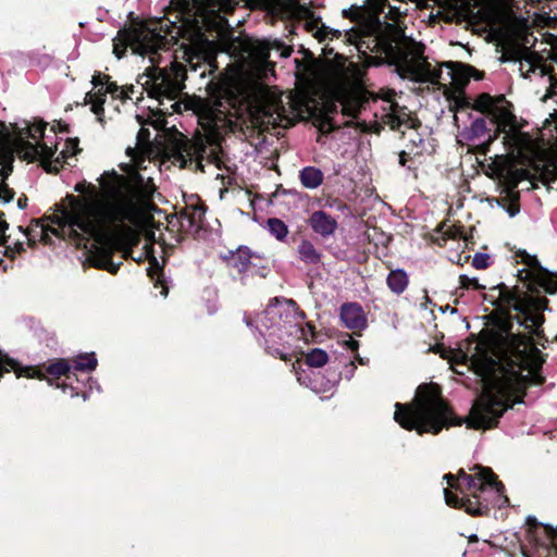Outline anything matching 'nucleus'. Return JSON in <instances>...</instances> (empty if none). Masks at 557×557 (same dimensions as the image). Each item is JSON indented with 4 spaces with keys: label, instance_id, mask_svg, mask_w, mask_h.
Listing matches in <instances>:
<instances>
[{
    "label": "nucleus",
    "instance_id": "nucleus-2",
    "mask_svg": "<svg viewBox=\"0 0 557 557\" xmlns=\"http://www.w3.org/2000/svg\"><path fill=\"white\" fill-rule=\"evenodd\" d=\"M508 368L500 375L496 374L497 363L485 352L482 360L473 363L482 376L484 387L476 398L469 416L462 421L454 416L435 385H420L411 405H395L394 419L406 430L419 434H437L444 428L460 425L486 430L494 428L503 413L511 407V397L519 384H541V368L544 358L530 335H511Z\"/></svg>",
    "mask_w": 557,
    "mask_h": 557
},
{
    "label": "nucleus",
    "instance_id": "nucleus-27",
    "mask_svg": "<svg viewBox=\"0 0 557 557\" xmlns=\"http://www.w3.org/2000/svg\"><path fill=\"white\" fill-rule=\"evenodd\" d=\"M299 180L304 187L315 189L322 185L324 175L322 171L315 166H306L300 171Z\"/></svg>",
    "mask_w": 557,
    "mask_h": 557
},
{
    "label": "nucleus",
    "instance_id": "nucleus-28",
    "mask_svg": "<svg viewBox=\"0 0 557 557\" xmlns=\"http://www.w3.org/2000/svg\"><path fill=\"white\" fill-rule=\"evenodd\" d=\"M386 283L393 293L399 295L407 288L409 280L407 273L404 270L397 269L388 274Z\"/></svg>",
    "mask_w": 557,
    "mask_h": 557
},
{
    "label": "nucleus",
    "instance_id": "nucleus-44",
    "mask_svg": "<svg viewBox=\"0 0 557 557\" xmlns=\"http://www.w3.org/2000/svg\"><path fill=\"white\" fill-rule=\"evenodd\" d=\"M160 283V287H161V290H160V294L163 296V297H166L168 296V287L162 284L161 282Z\"/></svg>",
    "mask_w": 557,
    "mask_h": 557
},
{
    "label": "nucleus",
    "instance_id": "nucleus-45",
    "mask_svg": "<svg viewBox=\"0 0 557 557\" xmlns=\"http://www.w3.org/2000/svg\"><path fill=\"white\" fill-rule=\"evenodd\" d=\"M399 164L400 165H405L406 164V152L403 151L400 154H399Z\"/></svg>",
    "mask_w": 557,
    "mask_h": 557
},
{
    "label": "nucleus",
    "instance_id": "nucleus-24",
    "mask_svg": "<svg viewBox=\"0 0 557 557\" xmlns=\"http://www.w3.org/2000/svg\"><path fill=\"white\" fill-rule=\"evenodd\" d=\"M47 373L55 377L64 375L65 381L62 384L57 383L55 386L62 388L64 393H66V389L69 388L71 391V397L77 396L79 394V387L72 385L76 373L72 371V367L67 360L59 359L55 362H52L47 367Z\"/></svg>",
    "mask_w": 557,
    "mask_h": 557
},
{
    "label": "nucleus",
    "instance_id": "nucleus-17",
    "mask_svg": "<svg viewBox=\"0 0 557 557\" xmlns=\"http://www.w3.org/2000/svg\"><path fill=\"white\" fill-rule=\"evenodd\" d=\"M187 9L194 10L196 14L203 18L207 24L208 18L212 16L216 24L222 27L225 18L221 13H231L238 4L239 0H182Z\"/></svg>",
    "mask_w": 557,
    "mask_h": 557
},
{
    "label": "nucleus",
    "instance_id": "nucleus-1",
    "mask_svg": "<svg viewBox=\"0 0 557 557\" xmlns=\"http://www.w3.org/2000/svg\"><path fill=\"white\" fill-rule=\"evenodd\" d=\"M140 170L141 162H136L135 169L125 175L104 172L99 178V188L85 182L77 183L74 189L81 195H67L60 205L57 227L39 222L25 231L20 227L28 246L38 240L47 244L50 234L60 236L65 228L81 232L94 239L88 258L91 265L115 274L121 262H113L112 255L119 251L124 259L131 255L137 237L128 224L139 220L156 191L152 178Z\"/></svg>",
    "mask_w": 557,
    "mask_h": 557
},
{
    "label": "nucleus",
    "instance_id": "nucleus-34",
    "mask_svg": "<svg viewBox=\"0 0 557 557\" xmlns=\"http://www.w3.org/2000/svg\"><path fill=\"white\" fill-rule=\"evenodd\" d=\"M472 265L479 270L486 269L490 265V256L486 253H475Z\"/></svg>",
    "mask_w": 557,
    "mask_h": 557
},
{
    "label": "nucleus",
    "instance_id": "nucleus-12",
    "mask_svg": "<svg viewBox=\"0 0 557 557\" xmlns=\"http://www.w3.org/2000/svg\"><path fill=\"white\" fill-rule=\"evenodd\" d=\"M243 49L250 60L251 67L261 77H267L269 72H273L274 64L269 60L271 51H275L280 58H288L293 52L290 46H286L277 39L260 40L249 38L243 42Z\"/></svg>",
    "mask_w": 557,
    "mask_h": 557
},
{
    "label": "nucleus",
    "instance_id": "nucleus-9",
    "mask_svg": "<svg viewBox=\"0 0 557 557\" xmlns=\"http://www.w3.org/2000/svg\"><path fill=\"white\" fill-rule=\"evenodd\" d=\"M92 89L85 95L84 103L90 106V111L96 115L97 121L104 124V108L107 97L112 100L125 101L131 99L134 92V86L120 87L116 83L110 81V76L96 72L91 78Z\"/></svg>",
    "mask_w": 557,
    "mask_h": 557
},
{
    "label": "nucleus",
    "instance_id": "nucleus-30",
    "mask_svg": "<svg viewBox=\"0 0 557 557\" xmlns=\"http://www.w3.org/2000/svg\"><path fill=\"white\" fill-rule=\"evenodd\" d=\"M269 232L278 240L286 238L288 234L287 225L280 219L271 218L267 222Z\"/></svg>",
    "mask_w": 557,
    "mask_h": 557
},
{
    "label": "nucleus",
    "instance_id": "nucleus-21",
    "mask_svg": "<svg viewBox=\"0 0 557 557\" xmlns=\"http://www.w3.org/2000/svg\"><path fill=\"white\" fill-rule=\"evenodd\" d=\"M519 262L525 264L530 269L529 275H535L539 278V283L547 293H557V273H548L544 271L536 257L527 253L525 251L519 252Z\"/></svg>",
    "mask_w": 557,
    "mask_h": 557
},
{
    "label": "nucleus",
    "instance_id": "nucleus-5",
    "mask_svg": "<svg viewBox=\"0 0 557 557\" xmlns=\"http://www.w3.org/2000/svg\"><path fill=\"white\" fill-rule=\"evenodd\" d=\"M245 321L264 338V349L282 360L293 356L297 342L308 343L314 335L313 326L305 321L304 312L292 299H274L253 322L250 318Z\"/></svg>",
    "mask_w": 557,
    "mask_h": 557
},
{
    "label": "nucleus",
    "instance_id": "nucleus-26",
    "mask_svg": "<svg viewBox=\"0 0 557 557\" xmlns=\"http://www.w3.org/2000/svg\"><path fill=\"white\" fill-rule=\"evenodd\" d=\"M297 253L299 259L306 264L317 265L321 263L322 253L309 239H302L299 243Z\"/></svg>",
    "mask_w": 557,
    "mask_h": 557
},
{
    "label": "nucleus",
    "instance_id": "nucleus-3",
    "mask_svg": "<svg viewBox=\"0 0 557 557\" xmlns=\"http://www.w3.org/2000/svg\"><path fill=\"white\" fill-rule=\"evenodd\" d=\"M304 28L319 42L333 39L355 46L359 61L351 63L354 83L366 85V69L384 63L394 64L399 74L419 83L438 84L442 69L433 65L423 57L422 46L406 37L404 32L392 25H383L377 17L371 18L363 28L339 30L326 26L312 11L300 5L299 10Z\"/></svg>",
    "mask_w": 557,
    "mask_h": 557
},
{
    "label": "nucleus",
    "instance_id": "nucleus-39",
    "mask_svg": "<svg viewBox=\"0 0 557 557\" xmlns=\"http://www.w3.org/2000/svg\"><path fill=\"white\" fill-rule=\"evenodd\" d=\"M7 228H8L7 222L0 218V245L4 242Z\"/></svg>",
    "mask_w": 557,
    "mask_h": 557
},
{
    "label": "nucleus",
    "instance_id": "nucleus-11",
    "mask_svg": "<svg viewBox=\"0 0 557 557\" xmlns=\"http://www.w3.org/2000/svg\"><path fill=\"white\" fill-rule=\"evenodd\" d=\"M480 111L492 117L498 133L506 134L505 139L513 145L518 144L520 133L517 126L516 116L511 112L510 103L504 98L482 95L476 102Z\"/></svg>",
    "mask_w": 557,
    "mask_h": 557
},
{
    "label": "nucleus",
    "instance_id": "nucleus-13",
    "mask_svg": "<svg viewBox=\"0 0 557 557\" xmlns=\"http://www.w3.org/2000/svg\"><path fill=\"white\" fill-rule=\"evenodd\" d=\"M386 97L383 98L384 102V114L382 115V120L385 124L389 125L392 129L399 131L403 136H408L409 140L413 145H418L422 143V138L418 134L416 126L417 123L409 116V113L405 107H400L397 102H395L394 91H386Z\"/></svg>",
    "mask_w": 557,
    "mask_h": 557
},
{
    "label": "nucleus",
    "instance_id": "nucleus-6",
    "mask_svg": "<svg viewBox=\"0 0 557 557\" xmlns=\"http://www.w3.org/2000/svg\"><path fill=\"white\" fill-rule=\"evenodd\" d=\"M473 473L460 470L458 475H444L448 486L444 490L448 506L463 508L472 516H482L490 506L503 507L508 503L505 487L491 468L474 466Z\"/></svg>",
    "mask_w": 557,
    "mask_h": 557
},
{
    "label": "nucleus",
    "instance_id": "nucleus-40",
    "mask_svg": "<svg viewBox=\"0 0 557 557\" xmlns=\"http://www.w3.org/2000/svg\"><path fill=\"white\" fill-rule=\"evenodd\" d=\"M345 343H346L347 347L352 351H356L359 347L358 341H356L351 337H348V339Z\"/></svg>",
    "mask_w": 557,
    "mask_h": 557
},
{
    "label": "nucleus",
    "instance_id": "nucleus-31",
    "mask_svg": "<svg viewBox=\"0 0 557 557\" xmlns=\"http://www.w3.org/2000/svg\"><path fill=\"white\" fill-rule=\"evenodd\" d=\"M205 209L201 206L187 208L183 213V219H186L190 226L199 227L205 218Z\"/></svg>",
    "mask_w": 557,
    "mask_h": 557
},
{
    "label": "nucleus",
    "instance_id": "nucleus-14",
    "mask_svg": "<svg viewBox=\"0 0 557 557\" xmlns=\"http://www.w3.org/2000/svg\"><path fill=\"white\" fill-rule=\"evenodd\" d=\"M329 360L327 354L319 348L312 349L306 356V366L307 369H301V364H294L293 369L295 371L297 381L314 393H324L332 389L335 385V380H327L325 383L320 382V377L314 373L312 368H321L326 364Z\"/></svg>",
    "mask_w": 557,
    "mask_h": 557
},
{
    "label": "nucleus",
    "instance_id": "nucleus-4",
    "mask_svg": "<svg viewBox=\"0 0 557 557\" xmlns=\"http://www.w3.org/2000/svg\"><path fill=\"white\" fill-rule=\"evenodd\" d=\"M171 33L165 21L120 30L113 40V53L121 59L129 47L134 53L148 55L150 65L138 76L137 83L159 104L163 106L165 100L173 101L171 109L180 112L182 104L176 99L184 88L186 70L177 61H172L173 55L164 50L169 44L166 35Z\"/></svg>",
    "mask_w": 557,
    "mask_h": 557
},
{
    "label": "nucleus",
    "instance_id": "nucleus-19",
    "mask_svg": "<svg viewBox=\"0 0 557 557\" xmlns=\"http://www.w3.org/2000/svg\"><path fill=\"white\" fill-rule=\"evenodd\" d=\"M258 119L262 124L286 126L285 109L280 95L270 90L263 92L258 107Z\"/></svg>",
    "mask_w": 557,
    "mask_h": 557
},
{
    "label": "nucleus",
    "instance_id": "nucleus-8",
    "mask_svg": "<svg viewBox=\"0 0 557 557\" xmlns=\"http://www.w3.org/2000/svg\"><path fill=\"white\" fill-rule=\"evenodd\" d=\"M494 292H497V306L510 313L516 312L517 322L523 325L529 333L540 337L541 326L544 322L543 311L546 309L545 298H534L525 295L518 288H509L505 284L496 286Z\"/></svg>",
    "mask_w": 557,
    "mask_h": 557
},
{
    "label": "nucleus",
    "instance_id": "nucleus-29",
    "mask_svg": "<svg viewBox=\"0 0 557 557\" xmlns=\"http://www.w3.org/2000/svg\"><path fill=\"white\" fill-rule=\"evenodd\" d=\"M72 371L75 373L76 371L90 372L94 371L97 367V359L95 354H85L77 356L74 361Z\"/></svg>",
    "mask_w": 557,
    "mask_h": 557
},
{
    "label": "nucleus",
    "instance_id": "nucleus-43",
    "mask_svg": "<svg viewBox=\"0 0 557 557\" xmlns=\"http://www.w3.org/2000/svg\"><path fill=\"white\" fill-rule=\"evenodd\" d=\"M27 205V199L25 197H20L18 200H17V206L21 208V209H24Z\"/></svg>",
    "mask_w": 557,
    "mask_h": 557
},
{
    "label": "nucleus",
    "instance_id": "nucleus-33",
    "mask_svg": "<svg viewBox=\"0 0 557 557\" xmlns=\"http://www.w3.org/2000/svg\"><path fill=\"white\" fill-rule=\"evenodd\" d=\"M460 286L463 288H473V289H484L485 287L479 283V281L474 277H469L467 275H460L459 277Z\"/></svg>",
    "mask_w": 557,
    "mask_h": 557
},
{
    "label": "nucleus",
    "instance_id": "nucleus-22",
    "mask_svg": "<svg viewBox=\"0 0 557 557\" xmlns=\"http://www.w3.org/2000/svg\"><path fill=\"white\" fill-rule=\"evenodd\" d=\"M339 317L344 325L352 331H362L367 327V317L362 307L357 302L342 305Z\"/></svg>",
    "mask_w": 557,
    "mask_h": 557
},
{
    "label": "nucleus",
    "instance_id": "nucleus-38",
    "mask_svg": "<svg viewBox=\"0 0 557 557\" xmlns=\"http://www.w3.org/2000/svg\"><path fill=\"white\" fill-rule=\"evenodd\" d=\"M401 11L397 8L389 7L388 15L391 20L397 22L398 18L401 16Z\"/></svg>",
    "mask_w": 557,
    "mask_h": 557
},
{
    "label": "nucleus",
    "instance_id": "nucleus-42",
    "mask_svg": "<svg viewBox=\"0 0 557 557\" xmlns=\"http://www.w3.org/2000/svg\"><path fill=\"white\" fill-rule=\"evenodd\" d=\"M356 369V366L354 364V362H350V364L348 366V370H347V379H350L352 375H354V371Z\"/></svg>",
    "mask_w": 557,
    "mask_h": 557
},
{
    "label": "nucleus",
    "instance_id": "nucleus-37",
    "mask_svg": "<svg viewBox=\"0 0 557 557\" xmlns=\"http://www.w3.org/2000/svg\"><path fill=\"white\" fill-rule=\"evenodd\" d=\"M527 53V57H525V61L529 63L530 65V70L534 71L535 69V60L537 59V55L533 52H525Z\"/></svg>",
    "mask_w": 557,
    "mask_h": 557
},
{
    "label": "nucleus",
    "instance_id": "nucleus-36",
    "mask_svg": "<svg viewBox=\"0 0 557 557\" xmlns=\"http://www.w3.org/2000/svg\"><path fill=\"white\" fill-rule=\"evenodd\" d=\"M25 248H24V242L22 240H17L15 244H14V247L11 248V247H8L7 248V252H10V257L13 258L15 253H20L22 251H24Z\"/></svg>",
    "mask_w": 557,
    "mask_h": 557
},
{
    "label": "nucleus",
    "instance_id": "nucleus-10",
    "mask_svg": "<svg viewBox=\"0 0 557 557\" xmlns=\"http://www.w3.org/2000/svg\"><path fill=\"white\" fill-rule=\"evenodd\" d=\"M480 111L492 117L498 133L506 134L505 139L513 145L518 144L520 133L517 126L516 116L511 112L510 103L504 98L482 95L476 102Z\"/></svg>",
    "mask_w": 557,
    "mask_h": 557
},
{
    "label": "nucleus",
    "instance_id": "nucleus-18",
    "mask_svg": "<svg viewBox=\"0 0 557 557\" xmlns=\"http://www.w3.org/2000/svg\"><path fill=\"white\" fill-rule=\"evenodd\" d=\"M214 47L213 40L208 39L203 33L197 30L189 42L185 45L183 58L191 70L196 71L200 62L210 65L214 54Z\"/></svg>",
    "mask_w": 557,
    "mask_h": 557
},
{
    "label": "nucleus",
    "instance_id": "nucleus-16",
    "mask_svg": "<svg viewBox=\"0 0 557 557\" xmlns=\"http://www.w3.org/2000/svg\"><path fill=\"white\" fill-rule=\"evenodd\" d=\"M194 111L201 125L210 131L225 126L228 121L227 108L221 100L197 99L194 103Z\"/></svg>",
    "mask_w": 557,
    "mask_h": 557
},
{
    "label": "nucleus",
    "instance_id": "nucleus-35",
    "mask_svg": "<svg viewBox=\"0 0 557 557\" xmlns=\"http://www.w3.org/2000/svg\"><path fill=\"white\" fill-rule=\"evenodd\" d=\"M361 10L359 8H350L349 10H343V15L350 20H358L360 17Z\"/></svg>",
    "mask_w": 557,
    "mask_h": 557
},
{
    "label": "nucleus",
    "instance_id": "nucleus-20",
    "mask_svg": "<svg viewBox=\"0 0 557 557\" xmlns=\"http://www.w3.org/2000/svg\"><path fill=\"white\" fill-rule=\"evenodd\" d=\"M262 258L251 252L246 247H239L235 252L232 253L231 264L239 273L259 274L264 276L262 265Z\"/></svg>",
    "mask_w": 557,
    "mask_h": 557
},
{
    "label": "nucleus",
    "instance_id": "nucleus-46",
    "mask_svg": "<svg viewBox=\"0 0 557 557\" xmlns=\"http://www.w3.org/2000/svg\"><path fill=\"white\" fill-rule=\"evenodd\" d=\"M356 359L358 360V362H359L360 364H364V363H366V362H364V359H363L362 357H360V356H356Z\"/></svg>",
    "mask_w": 557,
    "mask_h": 557
},
{
    "label": "nucleus",
    "instance_id": "nucleus-32",
    "mask_svg": "<svg viewBox=\"0 0 557 557\" xmlns=\"http://www.w3.org/2000/svg\"><path fill=\"white\" fill-rule=\"evenodd\" d=\"M486 133V124L484 119H475L472 123L470 128L465 134L466 138L469 140H473L475 138H479L483 136Z\"/></svg>",
    "mask_w": 557,
    "mask_h": 557
},
{
    "label": "nucleus",
    "instance_id": "nucleus-47",
    "mask_svg": "<svg viewBox=\"0 0 557 557\" xmlns=\"http://www.w3.org/2000/svg\"><path fill=\"white\" fill-rule=\"evenodd\" d=\"M290 4H295V5H300L299 4V1L300 0H287Z\"/></svg>",
    "mask_w": 557,
    "mask_h": 557
},
{
    "label": "nucleus",
    "instance_id": "nucleus-23",
    "mask_svg": "<svg viewBox=\"0 0 557 557\" xmlns=\"http://www.w3.org/2000/svg\"><path fill=\"white\" fill-rule=\"evenodd\" d=\"M308 224L315 234L324 238L333 236L338 227L337 220L323 210L312 212Z\"/></svg>",
    "mask_w": 557,
    "mask_h": 557
},
{
    "label": "nucleus",
    "instance_id": "nucleus-41",
    "mask_svg": "<svg viewBox=\"0 0 557 557\" xmlns=\"http://www.w3.org/2000/svg\"><path fill=\"white\" fill-rule=\"evenodd\" d=\"M87 384H88L89 392H91L94 388H96L97 391L100 389L98 382L92 380L91 377H88Z\"/></svg>",
    "mask_w": 557,
    "mask_h": 557
},
{
    "label": "nucleus",
    "instance_id": "nucleus-15",
    "mask_svg": "<svg viewBox=\"0 0 557 557\" xmlns=\"http://www.w3.org/2000/svg\"><path fill=\"white\" fill-rule=\"evenodd\" d=\"M15 136L3 123H0V201L8 203L13 199L14 191L4 183L12 172L15 150Z\"/></svg>",
    "mask_w": 557,
    "mask_h": 557
},
{
    "label": "nucleus",
    "instance_id": "nucleus-25",
    "mask_svg": "<svg viewBox=\"0 0 557 557\" xmlns=\"http://www.w3.org/2000/svg\"><path fill=\"white\" fill-rule=\"evenodd\" d=\"M206 153L207 146L202 141L186 143L180 152V158L182 159L183 165H186L187 162H196L197 168L202 170V160Z\"/></svg>",
    "mask_w": 557,
    "mask_h": 557
},
{
    "label": "nucleus",
    "instance_id": "nucleus-7",
    "mask_svg": "<svg viewBox=\"0 0 557 557\" xmlns=\"http://www.w3.org/2000/svg\"><path fill=\"white\" fill-rule=\"evenodd\" d=\"M47 124L44 122L30 123L24 121L15 125L12 133L15 136V150L17 157L28 162L39 161L48 172H58L66 159L74 157L78 151V139L67 138L63 148L58 149L55 134H46Z\"/></svg>",
    "mask_w": 557,
    "mask_h": 557
}]
</instances>
